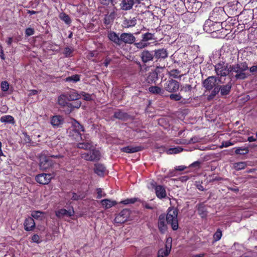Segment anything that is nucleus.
I'll use <instances>...</instances> for the list:
<instances>
[{"mask_svg":"<svg viewBox=\"0 0 257 257\" xmlns=\"http://www.w3.org/2000/svg\"><path fill=\"white\" fill-rule=\"evenodd\" d=\"M248 69L246 62H239L230 65V77H234L236 80H244L247 77L245 71Z\"/></svg>","mask_w":257,"mask_h":257,"instance_id":"nucleus-1","label":"nucleus"},{"mask_svg":"<svg viewBox=\"0 0 257 257\" xmlns=\"http://www.w3.org/2000/svg\"><path fill=\"white\" fill-rule=\"evenodd\" d=\"M68 100L66 93L60 95L58 98V103L64 108L66 113H70L74 108H78L80 107L81 103L80 101L75 102H69Z\"/></svg>","mask_w":257,"mask_h":257,"instance_id":"nucleus-2","label":"nucleus"},{"mask_svg":"<svg viewBox=\"0 0 257 257\" xmlns=\"http://www.w3.org/2000/svg\"><path fill=\"white\" fill-rule=\"evenodd\" d=\"M178 210L174 206L168 208L167 213L165 214V218L167 224L170 225L173 230L178 229Z\"/></svg>","mask_w":257,"mask_h":257,"instance_id":"nucleus-3","label":"nucleus"},{"mask_svg":"<svg viewBox=\"0 0 257 257\" xmlns=\"http://www.w3.org/2000/svg\"><path fill=\"white\" fill-rule=\"evenodd\" d=\"M226 14L222 7L215 8L210 13L208 20L222 25L226 20Z\"/></svg>","mask_w":257,"mask_h":257,"instance_id":"nucleus-4","label":"nucleus"},{"mask_svg":"<svg viewBox=\"0 0 257 257\" xmlns=\"http://www.w3.org/2000/svg\"><path fill=\"white\" fill-rule=\"evenodd\" d=\"M81 132H84V126L76 120L74 119L72 122L71 126L67 130L69 136L73 137L75 140H77L82 137Z\"/></svg>","mask_w":257,"mask_h":257,"instance_id":"nucleus-5","label":"nucleus"},{"mask_svg":"<svg viewBox=\"0 0 257 257\" xmlns=\"http://www.w3.org/2000/svg\"><path fill=\"white\" fill-rule=\"evenodd\" d=\"M230 66L228 67V64L223 61H220L214 65V70L218 76L225 77L229 75L230 77Z\"/></svg>","mask_w":257,"mask_h":257,"instance_id":"nucleus-6","label":"nucleus"},{"mask_svg":"<svg viewBox=\"0 0 257 257\" xmlns=\"http://www.w3.org/2000/svg\"><path fill=\"white\" fill-rule=\"evenodd\" d=\"M154 34L147 32L142 35V39L139 42L135 43L134 45L138 49H142L150 45L149 41L155 40Z\"/></svg>","mask_w":257,"mask_h":257,"instance_id":"nucleus-7","label":"nucleus"},{"mask_svg":"<svg viewBox=\"0 0 257 257\" xmlns=\"http://www.w3.org/2000/svg\"><path fill=\"white\" fill-rule=\"evenodd\" d=\"M203 29L206 33H213L223 30V27L221 24L207 20L204 24Z\"/></svg>","mask_w":257,"mask_h":257,"instance_id":"nucleus-8","label":"nucleus"},{"mask_svg":"<svg viewBox=\"0 0 257 257\" xmlns=\"http://www.w3.org/2000/svg\"><path fill=\"white\" fill-rule=\"evenodd\" d=\"M64 157L63 155L59 153L56 155H52L49 154L47 157H46L40 163V167L43 170H46L49 169L53 165V162L49 159V158H52L54 159H60Z\"/></svg>","mask_w":257,"mask_h":257,"instance_id":"nucleus-9","label":"nucleus"},{"mask_svg":"<svg viewBox=\"0 0 257 257\" xmlns=\"http://www.w3.org/2000/svg\"><path fill=\"white\" fill-rule=\"evenodd\" d=\"M180 88V83L173 79H168L164 85V90L170 93L176 92Z\"/></svg>","mask_w":257,"mask_h":257,"instance_id":"nucleus-10","label":"nucleus"},{"mask_svg":"<svg viewBox=\"0 0 257 257\" xmlns=\"http://www.w3.org/2000/svg\"><path fill=\"white\" fill-rule=\"evenodd\" d=\"M81 157L87 161H97L100 158V153L99 151L94 149L82 154Z\"/></svg>","mask_w":257,"mask_h":257,"instance_id":"nucleus-11","label":"nucleus"},{"mask_svg":"<svg viewBox=\"0 0 257 257\" xmlns=\"http://www.w3.org/2000/svg\"><path fill=\"white\" fill-rule=\"evenodd\" d=\"M151 185L153 188H154L156 195L158 198L162 199L166 197V191L164 186L157 185L156 182H155L152 183Z\"/></svg>","mask_w":257,"mask_h":257,"instance_id":"nucleus-12","label":"nucleus"},{"mask_svg":"<svg viewBox=\"0 0 257 257\" xmlns=\"http://www.w3.org/2000/svg\"><path fill=\"white\" fill-rule=\"evenodd\" d=\"M130 215V211L127 209H124L118 214L114 218L116 223L122 224L128 218Z\"/></svg>","mask_w":257,"mask_h":257,"instance_id":"nucleus-13","label":"nucleus"},{"mask_svg":"<svg viewBox=\"0 0 257 257\" xmlns=\"http://www.w3.org/2000/svg\"><path fill=\"white\" fill-rule=\"evenodd\" d=\"M53 178L51 174L41 173L36 176L35 179L37 182L42 185L48 184Z\"/></svg>","mask_w":257,"mask_h":257,"instance_id":"nucleus-14","label":"nucleus"},{"mask_svg":"<svg viewBox=\"0 0 257 257\" xmlns=\"http://www.w3.org/2000/svg\"><path fill=\"white\" fill-rule=\"evenodd\" d=\"M216 81L217 79L215 76H209L203 81V86L206 90L210 91L215 86Z\"/></svg>","mask_w":257,"mask_h":257,"instance_id":"nucleus-15","label":"nucleus"},{"mask_svg":"<svg viewBox=\"0 0 257 257\" xmlns=\"http://www.w3.org/2000/svg\"><path fill=\"white\" fill-rule=\"evenodd\" d=\"M136 38L132 33H123L120 35V44L122 42L125 44H135Z\"/></svg>","mask_w":257,"mask_h":257,"instance_id":"nucleus-16","label":"nucleus"},{"mask_svg":"<svg viewBox=\"0 0 257 257\" xmlns=\"http://www.w3.org/2000/svg\"><path fill=\"white\" fill-rule=\"evenodd\" d=\"M158 227L159 231L162 234H164L167 230L168 227L165 223V214H161L158 218Z\"/></svg>","mask_w":257,"mask_h":257,"instance_id":"nucleus-17","label":"nucleus"},{"mask_svg":"<svg viewBox=\"0 0 257 257\" xmlns=\"http://www.w3.org/2000/svg\"><path fill=\"white\" fill-rule=\"evenodd\" d=\"M24 229L27 231H33L36 227L34 219L32 217H27L24 222Z\"/></svg>","mask_w":257,"mask_h":257,"instance_id":"nucleus-18","label":"nucleus"},{"mask_svg":"<svg viewBox=\"0 0 257 257\" xmlns=\"http://www.w3.org/2000/svg\"><path fill=\"white\" fill-rule=\"evenodd\" d=\"M196 209L198 215L202 218H206L207 216L208 211L204 202L199 203L196 206Z\"/></svg>","mask_w":257,"mask_h":257,"instance_id":"nucleus-19","label":"nucleus"},{"mask_svg":"<svg viewBox=\"0 0 257 257\" xmlns=\"http://www.w3.org/2000/svg\"><path fill=\"white\" fill-rule=\"evenodd\" d=\"M84 138L85 139H83L82 137L80 138L82 142L77 144V148L84 150H89L93 147L92 143L90 140H87L85 136H84Z\"/></svg>","mask_w":257,"mask_h":257,"instance_id":"nucleus-20","label":"nucleus"},{"mask_svg":"<svg viewBox=\"0 0 257 257\" xmlns=\"http://www.w3.org/2000/svg\"><path fill=\"white\" fill-rule=\"evenodd\" d=\"M144 149V147L142 146H128L126 147H123L120 149V151L122 152L126 153H134L138 152L143 151Z\"/></svg>","mask_w":257,"mask_h":257,"instance_id":"nucleus-21","label":"nucleus"},{"mask_svg":"<svg viewBox=\"0 0 257 257\" xmlns=\"http://www.w3.org/2000/svg\"><path fill=\"white\" fill-rule=\"evenodd\" d=\"M113 117L116 119L123 121L126 120L131 118L130 115L121 109H117L114 111Z\"/></svg>","mask_w":257,"mask_h":257,"instance_id":"nucleus-22","label":"nucleus"},{"mask_svg":"<svg viewBox=\"0 0 257 257\" xmlns=\"http://www.w3.org/2000/svg\"><path fill=\"white\" fill-rule=\"evenodd\" d=\"M141 57L144 63H147L153 60L154 55L148 50H144L141 54Z\"/></svg>","mask_w":257,"mask_h":257,"instance_id":"nucleus-23","label":"nucleus"},{"mask_svg":"<svg viewBox=\"0 0 257 257\" xmlns=\"http://www.w3.org/2000/svg\"><path fill=\"white\" fill-rule=\"evenodd\" d=\"M55 214L56 216L59 218H62L65 216L71 217L74 215V211L73 208L72 211L70 210H67L65 209H60L55 212Z\"/></svg>","mask_w":257,"mask_h":257,"instance_id":"nucleus-24","label":"nucleus"},{"mask_svg":"<svg viewBox=\"0 0 257 257\" xmlns=\"http://www.w3.org/2000/svg\"><path fill=\"white\" fill-rule=\"evenodd\" d=\"M154 52V58L157 60L165 59L168 57V52L166 49H158Z\"/></svg>","mask_w":257,"mask_h":257,"instance_id":"nucleus-25","label":"nucleus"},{"mask_svg":"<svg viewBox=\"0 0 257 257\" xmlns=\"http://www.w3.org/2000/svg\"><path fill=\"white\" fill-rule=\"evenodd\" d=\"M107 37L109 40L117 45H120V36L119 37L118 35L115 32L109 31L108 32Z\"/></svg>","mask_w":257,"mask_h":257,"instance_id":"nucleus-26","label":"nucleus"},{"mask_svg":"<svg viewBox=\"0 0 257 257\" xmlns=\"http://www.w3.org/2000/svg\"><path fill=\"white\" fill-rule=\"evenodd\" d=\"M64 122V119L61 115H54L51 119V123L54 127H60Z\"/></svg>","mask_w":257,"mask_h":257,"instance_id":"nucleus-27","label":"nucleus"},{"mask_svg":"<svg viewBox=\"0 0 257 257\" xmlns=\"http://www.w3.org/2000/svg\"><path fill=\"white\" fill-rule=\"evenodd\" d=\"M219 87L221 95L222 96L227 95L230 92L232 87V83L231 81H230L225 85L219 86Z\"/></svg>","mask_w":257,"mask_h":257,"instance_id":"nucleus-28","label":"nucleus"},{"mask_svg":"<svg viewBox=\"0 0 257 257\" xmlns=\"http://www.w3.org/2000/svg\"><path fill=\"white\" fill-rule=\"evenodd\" d=\"M68 100L73 101L77 100L81 98V94H79L76 90L72 89L71 91L65 93Z\"/></svg>","mask_w":257,"mask_h":257,"instance_id":"nucleus-29","label":"nucleus"},{"mask_svg":"<svg viewBox=\"0 0 257 257\" xmlns=\"http://www.w3.org/2000/svg\"><path fill=\"white\" fill-rule=\"evenodd\" d=\"M106 171L105 166L99 163L95 164L94 165V171L97 175L102 177Z\"/></svg>","mask_w":257,"mask_h":257,"instance_id":"nucleus-30","label":"nucleus"},{"mask_svg":"<svg viewBox=\"0 0 257 257\" xmlns=\"http://www.w3.org/2000/svg\"><path fill=\"white\" fill-rule=\"evenodd\" d=\"M134 5V0H122L120 4V6L122 10L127 11L131 10Z\"/></svg>","mask_w":257,"mask_h":257,"instance_id":"nucleus-31","label":"nucleus"},{"mask_svg":"<svg viewBox=\"0 0 257 257\" xmlns=\"http://www.w3.org/2000/svg\"><path fill=\"white\" fill-rule=\"evenodd\" d=\"M115 18V14L112 12L109 14L105 15L103 19V23L105 26L111 25Z\"/></svg>","mask_w":257,"mask_h":257,"instance_id":"nucleus-32","label":"nucleus"},{"mask_svg":"<svg viewBox=\"0 0 257 257\" xmlns=\"http://www.w3.org/2000/svg\"><path fill=\"white\" fill-rule=\"evenodd\" d=\"M46 212L39 211L34 210L31 213V216L33 219L39 220L40 221L44 220L45 218Z\"/></svg>","mask_w":257,"mask_h":257,"instance_id":"nucleus-33","label":"nucleus"},{"mask_svg":"<svg viewBox=\"0 0 257 257\" xmlns=\"http://www.w3.org/2000/svg\"><path fill=\"white\" fill-rule=\"evenodd\" d=\"M137 24V19L135 18L132 19L124 18L122 22V26L125 28L134 27Z\"/></svg>","mask_w":257,"mask_h":257,"instance_id":"nucleus-34","label":"nucleus"},{"mask_svg":"<svg viewBox=\"0 0 257 257\" xmlns=\"http://www.w3.org/2000/svg\"><path fill=\"white\" fill-rule=\"evenodd\" d=\"M100 203L105 209H107L116 205L117 202L116 201H112L109 199H104L101 200Z\"/></svg>","mask_w":257,"mask_h":257,"instance_id":"nucleus-35","label":"nucleus"},{"mask_svg":"<svg viewBox=\"0 0 257 257\" xmlns=\"http://www.w3.org/2000/svg\"><path fill=\"white\" fill-rule=\"evenodd\" d=\"M149 91L153 94H159L163 96L164 93V88L157 86H151L148 88Z\"/></svg>","mask_w":257,"mask_h":257,"instance_id":"nucleus-36","label":"nucleus"},{"mask_svg":"<svg viewBox=\"0 0 257 257\" xmlns=\"http://www.w3.org/2000/svg\"><path fill=\"white\" fill-rule=\"evenodd\" d=\"M158 79V72L157 69L155 71L149 73L147 77V81L149 83H155Z\"/></svg>","mask_w":257,"mask_h":257,"instance_id":"nucleus-37","label":"nucleus"},{"mask_svg":"<svg viewBox=\"0 0 257 257\" xmlns=\"http://www.w3.org/2000/svg\"><path fill=\"white\" fill-rule=\"evenodd\" d=\"M172 248V238L168 237L166 239L165 249L163 248V251L165 256H168L170 253Z\"/></svg>","mask_w":257,"mask_h":257,"instance_id":"nucleus-38","label":"nucleus"},{"mask_svg":"<svg viewBox=\"0 0 257 257\" xmlns=\"http://www.w3.org/2000/svg\"><path fill=\"white\" fill-rule=\"evenodd\" d=\"M0 120L2 122L10 123L13 124L15 123L14 117L10 115H6L2 116Z\"/></svg>","mask_w":257,"mask_h":257,"instance_id":"nucleus-39","label":"nucleus"},{"mask_svg":"<svg viewBox=\"0 0 257 257\" xmlns=\"http://www.w3.org/2000/svg\"><path fill=\"white\" fill-rule=\"evenodd\" d=\"M180 71H179L178 69H174L172 70H171L169 72V75L170 77H172L173 78H179L180 79L182 76L183 75V74L180 75Z\"/></svg>","mask_w":257,"mask_h":257,"instance_id":"nucleus-40","label":"nucleus"},{"mask_svg":"<svg viewBox=\"0 0 257 257\" xmlns=\"http://www.w3.org/2000/svg\"><path fill=\"white\" fill-rule=\"evenodd\" d=\"M194 15L193 13H186L183 15V21L187 23H192L194 21Z\"/></svg>","mask_w":257,"mask_h":257,"instance_id":"nucleus-41","label":"nucleus"},{"mask_svg":"<svg viewBox=\"0 0 257 257\" xmlns=\"http://www.w3.org/2000/svg\"><path fill=\"white\" fill-rule=\"evenodd\" d=\"M249 152L247 147H238L235 148V153L236 155H245Z\"/></svg>","mask_w":257,"mask_h":257,"instance_id":"nucleus-42","label":"nucleus"},{"mask_svg":"<svg viewBox=\"0 0 257 257\" xmlns=\"http://www.w3.org/2000/svg\"><path fill=\"white\" fill-rule=\"evenodd\" d=\"M80 80V77L78 74H75L71 76L67 77L64 79L65 82H72L73 83L79 81Z\"/></svg>","mask_w":257,"mask_h":257,"instance_id":"nucleus-43","label":"nucleus"},{"mask_svg":"<svg viewBox=\"0 0 257 257\" xmlns=\"http://www.w3.org/2000/svg\"><path fill=\"white\" fill-rule=\"evenodd\" d=\"M183 149L179 146L171 148L167 150V154H176L182 152Z\"/></svg>","mask_w":257,"mask_h":257,"instance_id":"nucleus-44","label":"nucleus"},{"mask_svg":"<svg viewBox=\"0 0 257 257\" xmlns=\"http://www.w3.org/2000/svg\"><path fill=\"white\" fill-rule=\"evenodd\" d=\"M72 195L71 199L75 201L82 200L85 197V195L81 192H79L78 194L73 192L72 193Z\"/></svg>","mask_w":257,"mask_h":257,"instance_id":"nucleus-45","label":"nucleus"},{"mask_svg":"<svg viewBox=\"0 0 257 257\" xmlns=\"http://www.w3.org/2000/svg\"><path fill=\"white\" fill-rule=\"evenodd\" d=\"M192 89V86L190 84H186L180 86V91L185 93L190 92Z\"/></svg>","mask_w":257,"mask_h":257,"instance_id":"nucleus-46","label":"nucleus"},{"mask_svg":"<svg viewBox=\"0 0 257 257\" xmlns=\"http://www.w3.org/2000/svg\"><path fill=\"white\" fill-rule=\"evenodd\" d=\"M73 51L74 49L73 48L67 47L64 48L63 54L65 55V57H71L72 56Z\"/></svg>","mask_w":257,"mask_h":257,"instance_id":"nucleus-47","label":"nucleus"},{"mask_svg":"<svg viewBox=\"0 0 257 257\" xmlns=\"http://www.w3.org/2000/svg\"><path fill=\"white\" fill-rule=\"evenodd\" d=\"M138 200L137 198H127L120 202V203L124 205H127L130 204H134Z\"/></svg>","mask_w":257,"mask_h":257,"instance_id":"nucleus-48","label":"nucleus"},{"mask_svg":"<svg viewBox=\"0 0 257 257\" xmlns=\"http://www.w3.org/2000/svg\"><path fill=\"white\" fill-rule=\"evenodd\" d=\"M210 94L208 96V99H210L215 97L220 91L219 85L215 86L212 89Z\"/></svg>","mask_w":257,"mask_h":257,"instance_id":"nucleus-49","label":"nucleus"},{"mask_svg":"<svg viewBox=\"0 0 257 257\" xmlns=\"http://www.w3.org/2000/svg\"><path fill=\"white\" fill-rule=\"evenodd\" d=\"M246 166V164L245 162H240L236 163L234 164V167L236 170H240L244 169Z\"/></svg>","mask_w":257,"mask_h":257,"instance_id":"nucleus-50","label":"nucleus"},{"mask_svg":"<svg viewBox=\"0 0 257 257\" xmlns=\"http://www.w3.org/2000/svg\"><path fill=\"white\" fill-rule=\"evenodd\" d=\"M169 98L171 100H175V101H179L182 98V96L181 95L180 93H172L169 95Z\"/></svg>","mask_w":257,"mask_h":257,"instance_id":"nucleus-51","label":"nucleus"},{"mask_svg":"<svg viewBox=\"0 0 257 257\" xmlns=\"http://www.w3.org/2000/svg\"><path fill=\"white\" fill-rule=\"evenodd\" d=\"M1 89L3 91H7L10 87L9 83L7 81H3L1 84Z\"/></svg>","mask_w":257,"mask_h":257,"instance_id":"nucleus-52","label":"nucleus"},{"mask_svg":"<svg viewBox=\"0 0 257 257\" xmlns=\"http://www.w3.org/2000/svg\"><path fill=\"white\" fill-rule=\"evenodd\" d=\"M222 235V234L221 230L220 229H217L213 235L214 239L216 241H218L221 239Z\"/></svg>","mask_w":257,"mask_h":257,"instance_id":"nucleus-53","label":"nucleus"},{"mask_svg":"<svg viewBox=\"0 0 257 257\" xmlns=\"http://www.w3.org/2000/svg\"><path fill=\"white\" fill-rule=\"evenodd\" d=\"M61 19L67 24H70L71 22L70 17L65 13L62 14V16L61 17Z\"/></svg>","mask_w":257,"mask_h":257,"instance_id":"nucleus-54","label":"nucleus"},{"mask_svg":"<svg viewBox=\"0 0 257 257\" xmlns=\"http://www.w3.org/2000/svg\"><path fill=\"white\" fill-rule=\"evenodd\" d=\"M23 140L26 144L30 143L31 142V139L30 136L26 132L23 133Z\"/></svg>","mask_w":257,"mask_h":257,"instance_id":"nucleus-55","label":"nucleus"},{"mask_svg":"<svg viewBox=\"0 0 257 257\" xmlns=\"http://www.w3.org/2000/svg\"><path fill=\"white\" fill-rule=\"evenodd\" d=\"M35 33V30L33 28H28L25 30L26 36L29 37L34 35Z\"/></svg>","mask_w":257,"mask_h":257,"instance_id":"nucleus-56","label":"nucleus"},{"mask_svg":"<svg viewBox=\"0 0 257 257\" xmlns=\"http://www.w3.org/2000/svg\"><path fill=\"white\" fill-rule=\"evenodd\" d=\"M96 191H97V194L96 198L97 199H100L102 197H105L106 195V194L105 193L102 194V191L101 188H97Z\"/></svg>","mask_w":257,"mask_h":257,"instance_id":"nucleus-57","label":"nucleus"},{"mask_svg":"<svg viewBox=\"0 0 257 257\" xmlns=\"http://www.w3.org/2000/svg\"><path fill=\"white\" fill-rule=\"evenodd\" d=\"M233 145V143L230 142V141H223L221 143V145L220 146L221 148H222L223 147H228L230 146H232Z\"/></svg>","mask_w":257,"mask_h":257,"instance_id":"nucleus-58","label":"nucleus"},{"mask_svg":"<svg viewBox=\"0 0 257 257\" xmlns=\"http://www.w3.org/2000/svg\"><path fill=\"white\" fill-rule=\"evenodd\" d=\"M32 240L33 242L39 243L41 241L40 240V236L38 234H34L32 236Z\"/></svg>","mask_w":257,"mask_h":257,"instance_id":"nucleus-59","label":"nucleus"},{"mask_svg":"<svg viewBox=\"0 0 257 257\" xmlns=\"http://www.w3.org/2000/svg\"><path fill=\"white\" fill-rule=\"evenodd\" d=\"M200 162L199 161H196L192 163L189 165L190 168H199L200 167Z\"/></svg>","mask_w":257,"mask_h":257,"instance_id":"nucleus-60","label":"nucleus"},{"mask_svg":"<svg viewBox=\"0 0 257 257\" xmlns=\"http://www.w3.org/2000/svg\"><path fill=\"white\" fill-rule=\"evenodd\" d=\"M113 0H100L101 4L106 6L108 5L110 3L113 4Z\"/></svg>","mask_w":257,"mask_h":257,"instance_id":"nucleus-61","label":"nucleus"},{"mask_svg":"<svg viewBox=\"0 0 257 257\" xmlns=\"http://www.w3.org/2000/svg\"><path fill=\"white\" fill-rule=\"evenodd\" d=\"M223 179L221 177L216 176L215 177H213L212 179L209 180V182H213L214 181H218L223 180Z\"/></svg>","mask_w":257,"mask_h":257,"instance_id":"nucleus-62","label":"nucleus"},{"mask_svg":"<svg viewBox=\"0 0 257 257\" xmlns=\"http://www.w3.org/2000/svg\"><path fill=\"white\" fill-rule=\"evenodd\" d=\"M111 61V58H110L109 57H106L104 60L103 64L106 67H107L108 66V65L110 64Z\"/></svg>","mask_w":257,"mask_h":257,"instance_id":"nucleus-63","label":"nucleus"},{"mask_svg":"<svg viewBox=\"0 0 257 257\" xmlns=\"http://www.w3.org/2000/svg\"><path fill=\"white\" fill-rule=\"evenodd\" d=\"M249 71L251 73L257 72V65H254L249 68Z\"/></svg>","mask_w":257,"mask_h":257,"instance_id":"nucleus-64","label":"nucleus"}]
</instances>
